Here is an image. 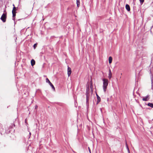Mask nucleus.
Here are the masks:
<instances>
[{"mask_svg":"<svg viewBox=\"0 0 153 153\" xmlns=\"http://www.w3.org/2000/svg\"><path fill=\"white\" fill-rule=\"evenodd\" d=\"M102 81L103 82V90L104 92H105L108 84V80L107 79L104 78L102 79Z\"/></svg>","mask_w":153,"mask_h":153,"instance_id":"obj_1","label":"nucleus"},{"mask_svg":"<svg viewBox=\"0 0 153 153\" xmlns=\"http://www.w3.org/2000/svg\"><path fill=\"white\" fill-rule=\"evenodd\" d=\"M7 18V13L5 10L4 11V13L2 15L0 19L3 22H6Z\"/></svg>","mask_w":153,"mask_h":153,"instance_id":"obj_2","label":"nucleus"},{"mask_svg":"<svg viewBox=\"0 0 153 153\" xmlns=\"http://www.w3.org/2000/svg\"><path fill=\"white\" fill-rule=\"evenodd\" d=\"M90 88L89 87H88L86 90V101L88 102V97L89 95Z\"/></svg>","mask_w":153,"mask_h":153,"instance_id":"obj_3","label":"nucleus"},{"mask_svg":"<svg viewBox=\"0 0 153 153\" xmlns=\"http://www.w3.org/2000/svg\"><path fill=\"white\" fill-rule=\"evenodd\" d=\"M68 76H69L71 74V68L69 67H68Z\"/></svg>","mask_w":153,"mask_h":153,"instance_id":"obj_4","label":"nucleus"},{"mask_svg":"<svg viewBox=\"0 0 153 153\" xmlns=\"http://www.w3.org/2000/svg\"><path fill=\"white\" fill-rule=\"evenodd\" d=\"M149 95H147L146 97H143V100L144 101H147L149 99Z\"/></svg>","mask_w":153,"mask_h":153,"instance_id":"obj_5","label":"nucleus"},{"mask_svg":"<svg viewBox=\"0 0 153 153\" xmlns=\"http://www.w3.org/2000/svg\"><path fill=\"white\" fill-rule=\"evenodd\" d=\"M126 8L128 11H130V7L129 5H128V4H126Z\"/></svg>","mask_w":153,"mask_h":153,"instance_id":"obj_6","label":"nucleus"},{"mask_svg":"<svg viewBox=\"0 0 153 153\" xmlns=\"http://www.w3.org/2000/svg\"><path fill=\"white\" fill-rule=\"evenodd\" d=\"M96 95H97V103L98 104L100 101V98L97 95V94H96Z\"/></svg>","mask_w":153,"mask_h":153,"instance_id":"obj_7","label":"nucleus"},{"mask_svg":"<svg viewBox=\"0 0 153 153\" xmlns=\"http://www.w3.org/2000/svg\"><path fill=\"white\" fill-rule=\"evenodd\" d=\"M111 72L110 69L109 70L108 78L111 79Z\"/></svg>","mask_w":153,"mask_h":153,"instance_id":"obj_8","label":"nucleus"},{"mask_svg":"<svg viewBox=\"0 0 153 153\" xmlns=\"http://www.w3.org/2000/svg\"><path fill=\"white\" fill-rule=\"evenodd\" d=\"M31 65L32 66H33L35 64V62L34 59H32L31 60Z\"/></svg>","mask_w":153,"mask_h":153,"instance_id":"obj_9","label":"nucleus"},{"mask_svg":"<svg viewBox=\"0 0 153 153\" xmlns=\"http://www.w3.org/2000/svg\"><path fill=\"white\" fill-rule=\"evenodd\" d=\"M112 58L111 56H110L109 57V63L111 64L112 62Z\"/></svg>","mask_w":153,"mask_h":153,"instance_id":"obj_10","label":"nucleus"},{"mask_svg":"<svg viewBox=\"0 0 153 153\" xmlns=\"http://www.w3.org/2000/svg\"><path fill=\"white\" fill-rule=\"evenodd\" d=\"M148 105L151 107L153 108V104L152 103H149L148 104Z\"/></svg>","mask_w":153,"mask_h":153,"instance_id":"obj_11","label":"nucleus"},{"mask_svg":"<svg viewBox=\"0 0 153 153\" xmlns=\"http://www.w3.org/2000/svg\"><path fill=\"white\" fill-rule=\"evenodd\" d=\"M13 6H14V7L13 8L12 12H14V13H16V7L14 6V4H13Z\"/></svg>","mask_w":153,"mask_h":153,"instance_id":"obj_12","label":"nucleus"},{"mask_svg":"<svg viewBox=\"0 0 153 153\" xmlns=\"http://www.w3.org/2000/svg\"><path fill=\"white\" fill-rule=\"evenodd\" d=\"M49 85H50V86H51V87H52V89H53L54 90H55V88L54 86L51 83H50L49 84Z\"/></svg>","mask_w":153,"mask_h":153,"instance_id":"obj_13","label":"nucleus"},{"mask_svg":"<svg viewBox=\"0 0 153 153\" xmlns=\"http://www.w3.org/2000/svg\"><path fill=\"white\" fill-rule=\"evenodd\" d=\"M76 4L77 7H79L80 4L79 0H76Z\"/></svg>","mask_w":153,"mask_h":153,"instance_id":"obj_14","label":"nucleus"},{"mask_svg":"<svg viewBox=\"0 0 153 153\" xmlns=\"http://www.w3.org/2000/svg\"><path fill=\"white\" fill-rule=\"evenodd\" d=\"M46 82L48 83L49 84H50V83H51L50 82V80H49V79L48 78H47L46 79Z\"/></svg>","mask_w":153,"mask_h":153,"instance_id":"obj_15","label":"nucleus"},{"mask_svg":"<svg viewBox=\"0 0 153 153\" xmlns=\"http://www.w3.org/2000/svg\"><path fill=\"white\" fill-rule=\"evenodd\" d=\"M140 4L142 5L144 2V0H139Z\"/></svg>","mask_w":153,"mask_h":153,"instance_id":"obj_16","label":"nucleus"},{"mask_svg":"<svg viewBox=\"0 0 153 153\" xmlns=\"http://www.w3.org/2000/svg\"><path fill=\"white\" fill-rule=\"evenodd\" d=\"M13 14V17H15L16 15V13H14V12H12Z\"/></svg>","mask_w":153,"mask_h":153,"instance_id":"obj_17","label":"nucleus"},{"mask_svg":"<svg viewBox=\"0 0 153 153\" xmlns=\"http://www.w3.org/2000/svg\"><path fill=\"white\" fill-rule=\"evenodd\" d=\"M126 148L128 149V151L129 152V149H128V146L127 145V143H126Z\"/></svg>","mask_w":153,"mask_h":153,"instance_id":"obj_18","label":"nucleus"},{"mask_svg":"<svg viewBox=\"0 0 153 153\" xmlns=\"http://www.w3.org/2000/svg\"><path fill=\"white\" fill-rule=\"evenodd\" d=\"M37 46V44H35L33 45V48L34 49H35L36 48Z\"/></svg>","mask_w":153,"mask_h":153,"instance_id":"obj_19","label":"nucleus"},{"mask_svg":"<svg viewBox=\"0 0 153 153\" xmlns=\"http://www.w3.org/2000/svg\"><path fill=\"white\" fill-rule=\"evenodd\" d=\"M13 19L14 21H15V17H13Z\"/></svg>","mask_w":153,"mask_h":153,"instance_id":"obj_20","label":"nucleus"},{"mask_svg":"<svg viewBox=\"0 0 153 153\" xmlns=\"http://www.w3.org/2000/svg\"><path fill=\"white\" fill-rule=\"evenodd\" d=\"M38 107V106L37 105H36L35 107V108L36 109Z\"/></svg>","mask_w":153,"mask_h":153,"instance_id":"obj_21","label":"nucleus"},{"mask_svg":"<svg viewBox=\"0 0 153 153\" xmlns=\"http://www.w3.org/2000/svg\"><path fill=\"white\" fill-rule=\"evenodd\" d=\"M25 123H26V124H27V119H26L25 120Z\"/></svg>","mask_w":153,"mask_h":153,"instance_id":"obj_22","label":"nucleus"},{"mask_svg":"<svg viewBox=\"0 0 153 153\" xmlns=\"http://www.w3.org/2000/svg\"><path fill=\"white\" fill-rule=\"evenodd\" d=\"M88 149H89V150L90 152H91V150H90L89 147H88Z\"/></svg>","mask_w":153,"mask_h":153,"instance_id":"obj_23","label":"nucleus"},{"mask_svg":"<svg viewBox=\"0 0 153 153\" xmlns=\"http://www.w3.org/2000/svg\"><path fill=\"white\" fill-rule=\"evenodd\" d=\"M29 134H30V136L31 134V133L30 132V133H29Z\"/></svg>","mask_w":153,"mask_h":153,"instance_id":"obj_24","label":"nucleus"}]
</instances>
